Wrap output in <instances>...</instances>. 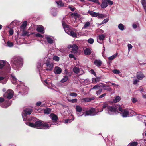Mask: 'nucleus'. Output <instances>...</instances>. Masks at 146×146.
I'll return each mask as SVG.
<instances>
[{"label":"nucleus","instance_id":"obj_1","mask_svg":"<svg viewBox=\"0 0 146 146\" xmlns=\"http://www.w3.org/2000/svg\"><path fill=\"white\" fill-rule=\"evenodd\" d=\"M23 59L19 56L14 57L11 60L12 68L16 71H19L22 65Z\"/></svg>","mask_w":146,"mask_h":146},{"label":"nucleus","instance_id":"obj_2","mask_svg":"<svg viewBox=\"0 0 146 146\" xmlns=\"http://www.w3.org/2000/svg\"><path fill=\"white\" fill-rule=\"evenodd\" d=\"M105 109L106 113L110 115H113L116 113L117 111V109L114 106H109L107 103H104L102 105V108L100 110H98V112H101L103 110V109Z\"/></svg>","mask_w":146,"mask_h":146},{"label":"nucleus","instance_id":"obj_3","mask_svg":"<svg viewBox=\"0 0 146 146\" xmlns=\"http://www.w3.org/2000/svg\"><path fill=\"white\" fill-rule=\"evenodd\" d=\"M119 110L120 112V113L121 114L122 117H123L133 116L136 115V113L132 110H129L128 111L127 109H123L121 107H119Z\"/></svg>","mask_w":146,"mask_h":146},{"label":"nucleus","instance_id":"obj_4","mask_svg":"<svg viewBox=\"0 0 146 146\" xmlns=\"http://www.w3.org/2000/svg\"><path fill=\"white\" fill-rule=\"evenodd\" d=\"M63 27L66 33L74 37L76 36V33L72 31V27L66 25L64 22L62 21Z\"/></svg>","mask_w":146,"mask_h":146},{"label":"nucleus","instance_id":"obj_5","mask_svg":"<svg viewBox=\"0 0 146 146\" xmlns=\"http://www.w3.org/2000/svg\"><path fill=\"white\" fill-rule=\"evenodd\" d=\"M42 66L45 68V69L47 71H51L53 68V64L50 63V58H46L44 59V62Z\"/></svg>","mask_w":146,"mask_h":146},{"label":"nucleus","instance_id":"obj_6","mask_svg":"<svg viewBox=\"0 0 146 146\" xmlns=\"http://www.w3.org/2000/svg\"><path fill=\"white\" fill-rule=\"evenodd\" d=\"M4 67L5 71L7 73H9L11 70L10 64L5 61L0 60V69H2Z\"/></svg>","mask_w":146,"mask_h":146},{"label":"nucleus","instance_id":"obj_7","mask_svg":"<svg viewBox=\"0 0 146 146\" xmlns=\"http://www.w3.org/2000/svg\"><path fill=\"white\" fill-rule=\"evenodd\" d=\"M26 124L31 127L36 128L39 129H41L42 125V121H36L35 123L30 122H27Z\"/></svg>","mask_w":146,"mask_h":146},{"label":"nucleus","instance_id":"obj_8","mask_svg":"<svg viewBox=\"0 0 146 146\" xmlns=\"http://www.w3.org/2000/svg\"><path fill=\"white\" fill-rule=\"evenodd\" d=\"M7 73L5 71H0V83L3 84L6 83V74Z\"/></svg>","mask_w":146,"mask_h":146},{"label":"nucleus","instance_id":"obj_9","mask_svg":"<svg viewBox=\"0 0 146 146\" xmlns=\"http://www.w3.org/2000/svg\"><path fill=\"white\" fill-rule=\"evenodd\" d=\"M98 112H98L96 111L95 108H92L89 110L86 111L84 116L85 117L88 115L94 116L97 115Z\"/></svg>","mask_w":146,"mask_h":146},{"label":"nucleus","instance_id":"obj_10","mask_svg":"<svg viewBox=\"0 0 146 146\" xmlns=\"http://www.w3.org/2000/svg\"><path fill=\"white\" fill-rule=\"evenodd\" d=\"M32 112L31 109L27 108L24 110L22 113L23 118L24 121H26L27 119V115H30Z\"/></svg>","mask_w":146,"mask_h":146},{"label":"nucleus","instance_id":"obj_11","mask_svg":"<svg viewBox=\"0 0 146 146\" xmlns=\"http://www.w3.org/2000/svg\"><path fill=\"white\" fill-rule=\"evenodd\" d=\"M13 92L11 89H9L3 94V96L8 99H11L13 96Z\"/></svg>","mask_w":146,"mask_h":146},{"label":"nucleus","instance_id":"obj_12","mask_svg":"<svg viewBox=\"0 0 146 146\" xmlns=\"http://www.w3.org/2000/svg\"><path fill=\"white\" fill-rule=\"evenodd\" d=\"M113 4V2L110 0H102V2L101 6L102 8H105L108 6V4L111 5Z\"/></svg>","mask_w":146,"mask_h":146},{"label":"nucleus","instance_id":"obj_13","mask_svg":"<svg viewBox=\"0 0 146 146\" xmlns=\"http://www.w3.org/2000/svg\"><path fill=\"white\" fill-rule=\"evenodd\" d=\"M45 40H46L48 43L52 44L55 43L54 38L51 36L46 35L44 38Z\"/></svg>","mask_w":146,"mask_h":146},{"label":"nucleus","instance_id":"obj_14","mask_svg":"<svg viewBox=\"0 0 146 146\" xmlns=\"http://www.w3.org/2000/svg\"><path fill=\"white\" fill-rule=\"evenodd\" d=\"M68 48L69 49L72 48V50L71 52L73 53H76L78 49V46L75 44H73L72 45H68Z\"/></svg>","mask_w":146,"mask_h":146},{"label":"nucleus","instance_id":"obj_15","mask_svg":"<svg viewBox=\"0 0 146 146\" xmlns=\"http://www.w3.org/2000/svg\"><path fill=\"white\" fill-rule=\"evenodd\" d=\"M73 71L76 74L80 73V74H82L83 73V71L82 69L76 67H75L73 68Z\"/></svg>","mask_w":146,"mask_h":146},{"label":"nucleus","instance_id":"obj_16","mask_svg":"<svg viewBox=\"0 0 146 146\" xmlns=\"http://www.w3.org/2000/svg\"><path fill=\"white\" fill-rule=\"evenodd\" d=\"M105 36L103 34L98 36L97 37V41L98 42L101 44L102 41L104 40Z\"/></svg>","mask_w":146,"mask_h":146},{"label":"nucleus","instance_id":"obj_17","mask_svg":"<svg viewBox=\"0 0 146 146\" xmlns=\"http://www.w3.org/2000/svg\"><path fill=\"white\" fill-rule=\"evenodd\" d=\"M37 31L43 34L44 33V30L43 26L41 25H38L36 29Z\"/></svg>","mask_w":146,"mask_h":146},{"label":"nucleus","instance_id":"obj_18","mask_svg":"<svg viewBox=\"0 0 146 146\" xmlns=\"http://www.w3.org/2000/svg\"><path fill=\"white\" fill-rule=\"evenodd\" d=\"M51 127V125L49 124L48 123H43L42 122V125L41 129H49Z\"/></svg>","mask_w":146,"mask_h":146},{"label":"nucleus","instance_id":"obj_19","mask_svg":"<svg viewBox=\"0 0 146 146\" xmlns=\"http://www.w3.org/2000/svg\"><path fill=\"white\" fill-rule=\"evenodd\" d=\"M10 79L11 82L14 84H15L18 82L17 80L13 74H11Z\"/></svg>","mask_w":146,"mask_h":146},{"label":"nucleus","instance_id":"obj_20","mask_svg":"<svg viewBox=\"0 0 146 146\" xmlns=\"http://www.w3.org/2000/svg\"><path fill=\"white\" fill-rule=\"evenodd\" d=\"M144 77V75L141 72H139L137 73V77L139 80H142Z\"/></svg>","mask_w":146,"mask_h":146},{"label":"nucleus","instance_id":"obj_21","mask_svg":"<svg viewBox=\"0 0 146 146\" xmlns=\"http://www.w3.org/2000/svg\"><path fill=\"white\" fill-rule=\"evenodd\" d=\"M104 84L103 83H100L94 86L92 88H91L92 90V89H98L100 87H105Z\"/></svg>","mask_w":146,"mask_h":146},{"label":"nucleus","instance_id":"obj_22","mask_svg":"<svg viewBox=\"0 0 146 146\" xmlns=\"http://www.w3.org/2000/svg\"><path fill=\"white\" fill-rule=\"evenodd\" d=\"M62 71L61 68L59 67H55L54 69V72L56 74H60L61 72Z\"/></svg>","mask_w":146,"mask_h":146},{"label":"nucleus","instance_id":"obj_23","mask_svg":"<svg viewBox=\"0 0 146 146\" xmlns=\"http://www.w3.org/2000/svg\"><path fill=\"white\" fill-rule=\"evenodd\" d=\"M94 64L97 67L100 66L102 64V62L99 59H96L94 61Z\"/></svg>","mask_w":146,"mask_h":146},{"label":"nucleus","instance_id":"obj_24","mask_svg":"<svg viewBox=\"0 0 146 146\" xmlns=\"http://www.w3.org/2000/svg\"><path fill=\"white\" fill-rule=\"evenodd\" d=\"M88 13L92 17H96L98 15V13L95 12L93 11H88Z\"/></svg>","mask_w":146,"mask_h":146},{"label":"nucleus","instance_id":"obj_25","mask_svg":"<svg viewBox=\"0 0 146 146\" xmlns=\"http://www.w3.org/2000/svg\"><path fill=\"white\" fill-rule=\"evenodd\" d=\"M50 117L53 121H56L58 119V117L57 116L53 113L50 114Z\"/></svg>","mask_w":146,"mask_h":146},{"label":"nucleus","instance_id":"obj_26","mask_svg":"<svg viewBox=\"0 0 146 146\" xmlns=\"http://www.w3.org/2000/svg\"><path fill=\"white\" fill-rule=\"evenodd\" d=\"M5 100L2 97H0V105L3 108H6L8 106L6 105L3 104L1 103Z\"/></svg>","mask_w":146,"mask_h":146},{"label":"nucleus","instance_id":"obj_27","mask_svg":"<svg viewBox=\"0 0 146 146\" xmlns=\"http://www.w3.org/2000/svg\"><path fill=\"white\" fill-rule=\"evenodd\" d=\"M100 77L92 78V83H97L100 80Z\"/></svg>","mask_w":146,"mask_h":146},{"label":"nucleus","instance_id":"obj_28","mask_svg":"<svg viewBox=\"0 0 146 146\" xmlns=\"http://www.w3.org/2000/svg\"><path fill=\"white\" fill-rule=\"evenodd\" d=\"M84 53L85 55H89L91 53V50L89 48H87L84 50Z\"/></svg>","mask_w":146,"mask_h":146},{"label":"nucleus","instance_id":"obj_29","mask_svg":"<svg viewBox=\"0 0 146 146\" xmlns=\"http://www.w3.org/2000/svg\"><path fill=\"white\" fill-rule=\"evenodd\" d=\"M24 30L25 29L23 30V33L22 34V35L23 36H29L30 35L33 33H30L27 31H25Z\"/></svg>","mask_w":146,"mask_h":146},{"label":"nucleus","instance_id":"obj_30","mask_svg":"<svg viewBox=\"0 0 146 146\" xmlns=\"http://www.w3.org/2000/svg\"><path fill=\"white\" fill-rule=\"evenodd\" d=\"M118 27L121 31H123L125 29V26L124 25L120 23L118 25Z\"/></svg>","mask_w":146,"mask_h":146},{"label":"nucleus","instance_id":"obj_31","mask_svg":"<svg viewBox=\"0 0 146 146\" xmlns=\"http://www.w3.org/2000/svg\"><path fill=\"white\" fill-rule=\"evenodd\" d=\"M76 110L77 112L80 113L82 111V108L80 106L77 105L76 106Z\"/></svg>","mask_w":146,"mask_h":146},{"label":"nucleus","instance_id":"obj_32","mask_svg":"<svg viewBox=\"0 0 146 146\" xmlns=\"http://www.w3.org/2000/svg\"><path fill=\"white\" fill-rule=\"evenodd\" d=\"M27 24V22L26 21H25L22 25L21 26L20 28L21 29H22L23 30L25 29V28L26 27Z\"/></svg>","mask_w":146,"mask_h":146},{"label":"nucleus","instance_id":"obj_33","mask_svg":"<svg viewBox=\"0 0 146 146\" xmlns=\"http://www.w3.org/2000/svg\"><path fill=\"white\" fill-rule=\"evenodd\" d=\"M118 55L117 53H116L114 55L110 56L108 58V59L109 60L111 61L114 59Z\"/></svg>","mask_w":146,"mask_h":146},{"label":"nucleus","instance_id":"obj_34","mask_svg":"<svg viewBox=\"0 0 146 146\" xmlns=\"http://www.w3.org/2000/svg\"><path fill=\"white\" fill-rule=\"evenodd\" d=\"M90 23L89 22H87L84 23V26L82 28V29L87 28L90 26Z\"/></svg>","mask_w":146,"mask_h":146},{"label":"nucleus","instance_id":"obj_35","mask_svg":"<svg viewBox=\"0 0 146 146\" xmlns=\"http://www.w3.org/2000/svg\"><path fill=\"white\" fill-rule=\"evenodd\" d=\"M51 12L53 16H55L56 15V9L54 8L51 9Z\"/></svg>","mask_w":146,"mask_h":146},{"label":"nucleus","instance_id":"obj_36","mask_svg":"<svg viewBox=\"0 0 146 146\" xmlns=\"http://www.w3.org/2000/svg\"><path fill=\"white\" fill-rule=\"evenodd\" d=\"M56 3L57 4L58 6V7H61L64 6V4L61 1H56Z\"/></svg>","mask_w":146,"mask_h":146},{"label":"nucleus","instance_id":"obj_37","mask_svg":"<svg viewBox=\"0 0 146 146\" xmlns=\"http://www.w3.org/2000/svg\"><path fill=\"white\" fill-rule=\"evenodd\" d=\"M51 112V110L50 108H48L45 109L44 112L45 114H49Z\"/></svg>","mask_w":146,"mask_h":146},{"label":"nucleus","instance_id":"obj_38","mask_svg":"<svg viewBox=\"0 0 146 146\" xmlns=\"http://www.w3.org/2000/svg\"><path fill=\"white\" fill-rule=\"evenodd\" d=\"M68 76H65L61 80V82L62 83H64L66 81L68 80Z\"/></svg>","mask_w":146,"mask_h":146},{"label":"nucleus","instance_id":"obj_39","mask_svg":"<svg viewBox=\"0 0 146 146\" xmlns=\"http://www.w3.org/2000/svg\"><path fill=\"white\" fill-rule=\"evenodd\" d=\"M7 46L9 47H11L13 46V42L8 41L7 43Z\"/></svg>","mask_w":146,"mask_h":146},{"label":"nucleus","instance_id":"obj_40","mask_svg":"<svg viewBox=\"0 0 146 146\" xmlns=\"http://www.w3.org/2000/svg\"><path fill=\"white\" fill-rule=\"evenodd\" d=\"M138 144L137 142H133L129 143V146H136Z\"/></svg>","mask_w":146,"mask_h":146},{"label":"nucleus","instance_id":"obj_41","mask_svg":"<svg viewBox=\"0 0 146 146\" xmlns=\"http://www.w3.org/2000/svg\"><path fill=\"white\" fill-rule=\"evenodd\" d=\"M97 17L99 19L103 18L106 17L105 15L102 14H100L99 13Z\"/></svg>","mask_w":146,"mask_h":146},{"label":"nucleus","instance_id":"obj_42","mask_svg":"<svg viewBox=\"0 0 146 146\" xmlns=\"http://www.w3.org/2000/svg\"><path fill=\"white\" fill-rule=\"evenodd\" d=\"M121 99L120 97L119 96L116 97L113 100V102H117L120 100Z\"/></svg>","mask_w":146,"mask_h":146},{"label":"nucleus","instance_id":"obj_43","mask_svg":"<svg viewBox=\"0 0 146 146\" xmlns=\"http://www.w3.org/2000/svg\"><path fill=\"white\" fill-rule=\"evenodd\" d=\"M74 118H72L71 119H67L65 121V123H70L72 121H73L74 120Z\"/></svg>","mask_w":146,"mask_h":146},{"label":"nucleus","instance_id":"obj_44","mask_svg":"<svg viewBox=\"0 0 146 146\" xmlns=\"http://www.w3.org/2000/svg\"><path fill=\"white\" fill-rule=\"evenodd\" d=\"M113 72L115 74H118L120 73V72L119 70L115 69L113 70Z\"/></svg>","mask_w":146,"mask_h":146},{"label":"nucleus","instance_id":"obj_45","mask_svg":"<svg viewBox=\"0 0 146 146\" xmlns=\"http://www.w3.org/2000/svg\"><path fill=\"white\" fill-rule=\"evenodd\" d=\"M109 21V19L108 18L106 19L103 20V21L102 22L101 24H100V25H101L104 23H106L108 21Z\"/></svg>","mask_w":146,"mask_h":146},{"label":"nucleus","instance_id":"obj_46","mask_svg":"<svg viewBox=\"0 0 146 146\" xmlns=\"http://www.w3.org/2000/svg\"><path fill=\"white\" fill-rule=\"evenodd\" d=\"M68 100L69 102H71L72 103L76 102L77 101V100L76 99H72V100L68 99Z\"/></svg>","mask_w":146,"mask_h":146},{"label":"nucleus","instance_id":"obj_47","mask_svg":"<svg viewBox=\"0 0 146 146\" xmlns=\"http://www.w3.org/2000/svg\"><path fill=\"white\" fill-rule=\"evenodd\" d=\"M53 59L56 61H58L59 60V58L57 56H55L53 57Z\"/></svg>","mask_w":146,"mask_h":146},{"label":"nucleus","instance_id":"obj_48","mask_svg":"<svg viewBox=\"0 0 146 146\" xmlns=\"http://www.w3.org/2000/svg\"><path fill=\"white\" fill-rule=\"evenodd\" d=\"M141 3L146 13V2Z\"/></svg>","mask_w":146,"mask_h":146},{"label":"nucleus","instance_id":"obj_49","mask_svg":"<svg viewBox=\"0 0 146 146\" xmlns=\"http://www.w3.org/2000/svg\"><path fill=\"white\" fill-rule=\"evenodd\" d=\"M88 42L90 44H92L94 42V39L92 38H90L88 40Z\"/></svg>","mask_w":146,"mask_h":146},{"label":"nucleus","instance_id":"obj_50","mask_svg":"<svg viewBox=\"0 0 146 146\" xmlns=\"http://www.w3.org/2000/svg\"><path fill=\"white\" fill-rule=\"evenodd\" d=\"M102 89H100L98 90L96 92V94L97 95L100 94L101 93L102 91Z\"/></svg>","mask_w":146,"mask_h":146},{"label":"nucleus","instance_id":"obj_51","mask_svg":"<svg viewBox=\"0 0 146 146\" xmlns=\"http://www.w3.org/2000/svg\"><path fill=\"white\" fill-rule=\"evenodd\" d=\"M70 95L73 97H76L77 96V94L75 92L71 93L70 94Z\"/></svg>","mask_w":146,"mask_h":146},{"label":"nucleus","instance_id":"obj_52","mask_svg":"<svg viewBox=\"0 0 146 146\" xmlns=\"http://www.w3.org/2000/svg\"><path fill=\"white\" fill-rule=\"evenodd\" d=\"M35 36H36L38 37H43V36L41 34H40V33H38L37 34H36L35 35Z\"/></svg>","mask_w":146,"mask_h":146},{"label":"nucleus","instance_id":"obj_53","mask_svg":"<svg viewBox=\"0 0 146 146\" xmlns=\"http://www.w3.org/2000/svg\"><path fill=\"white\" fill-rule=\"evenodd\" d=\"M128 49L129 50V52L130 50L131 49L132 47V46L130 44H128Z\"/></svg>","mask_w":146,"mask_h":146},{"label":"nucleus","instance_id":"obj_54","mask_svg":"<svg viewBox=\"0 0 146 146\" xmlns=\"http://www.w3.org/2000/svg\"><path fill=\"white\" fill-rule=\"evenodd\" d=\"M82 100L85 102H89L90 100L89 98H86L82 99Z\"/></svg>","mask_w":146,"mask_h":146},{"label":"nucleus","instance_id":"obj_55","mask_svg":"<svg viewBox=\"0 0 146 146\" xmlns=\"http://www.w3.org/2000/svg\"><path fill=\"white\" fill-rule=\"evenodd\" d=\"M69 56L70 58H74L75 59H76V58L72 54H70L69 55Z\"/></svg>","mask_w":146,"mask_h":146},{"label":"nucleus","instance_id":"obj_56","mask_svg":"<svg viewBox=\"0 0 146 146\" xmlns=\"http://www.w3.org/2000/svg\"><path fill=\"white\" fill-rule=\"evenodd\" d=\"M51 125H58V123L56 121H53L52 123L50 124Z\"/></svg>","mask_w":146,"mask_h":146},{"label":"nucleus","instance_id":"obj_57","mask_svg":"<svg viewBox=\"0 0 146 146\" xmlns=\"http://www.w3.org/2000/svg\"><path fill=\"white\" fill-rule=\"evenodd\" d=\"M106 93H104L103 94H102L99 97V98H102L103 97H104V96H106Z\"/></svg>","mask_w":146,"mask_h":146},{"label":"nucleus","instance_id":"obj_58","mask_svg":"<svg viewBox=\"0 0 146 146\" xmlns=\"http://www.w3.org/2000/svg\"><path fill=\"white\" fill-rule=\"evenodd\" d=\"M68 8H69L72 11H74L75 9L74 8L72 7L71 6H69L68 7Z\"/></svg>","mask_w":146,"mask_h":146},{"label":"nucleus","instance_id":"obj_59","mask_svg":"<svg viewBox=\"0 0 146 146\" xmlns=\"http://www.w3.org/2000/svg\"><path fill=\"white\" fill-rule=\"evenodd\" d=\"M132 101L133 103H135L137 101V100L136 98H133L132 99Z\"/></svg>","mask_w":146,"mask_h":146},{"label":"nucleus","instance_id":"obj_60","mask_svg":"<svg viewBox=\"0 0 146 146\" xmlns=\"http://www.w3.org/2000/svg\"><path fill=\"white\" fill-rule=\"evenodd\" d=\"M139 80L136 79L134 81L133 84H136L137 83V82H139Z\"/></svg>","mask_w":146,"mask_h":146},{"label":"nucleus","instance_id":"obj_61","mask_svg":"<svg viewBox=\"0 0 146 146\" xmlns=\"http://www.w3.org/2000/svg\"><path fill=\"white\" fill-rule=\"evenodd\" d=\"M42 103L41 102H39L36 103V105L37 106H40L41 104Z\"/></svg>","mask_w":146,"mask_h":146},{"label":"nucleus","instance_id":"obj_62","mask_svg":"<svg viewBox=\"0 0 146 146\" xmlns=\"http://www.w3.org/2000/svg\"><path fill=\"white\" fill-rule=\"evenodd\" d=\"M9 33L10 35H12L13 33V30H11L9 31Z\"/></svg>","mask_w":146,"mask_h":146},{"label":"nucleus","instance_id":"obj_63","mask_svg":"<svg viewBox=\"0 0 146 146\" xmlns=\"http://www.w3.org/2000/svg\"><path fill=\"white\" fill-rule=\"evenodd\" d=\"M91 71L92 72V73L94 75L96 76V74L94 71L92 70L91 69Z\"/></svg>","mask_w":146,"mask_h":146},{"label":"nucleus","instance_id":"obj_64","mask_svg":"<svg viewBox=\"0 0 146 146\" xmlns=\"http://www.w3.org/2000/svg\"><path fill=\"white\" fill-rule=\"evenodd\" d=\"M132 27L133 28L135 29L137 27V25L135 24H133L132 25Z\"/></svg>","mask_w":146,"mask_h":146}]
</instances>
